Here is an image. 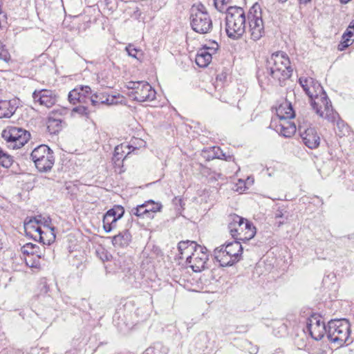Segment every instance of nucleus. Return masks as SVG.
Wrapping results in <instances>:
<instances>
[{"label":"nucleus","instance_id":"1","mask_svg":"<svg viewBox=\"0 0 354 354\" xmlns=\"http://www.w3.org/2000/svg\"><path fill=\"white\" fill-rule=\"evenodd\" d=\"M292 68L288 55L283 51H277L271 55L266 62L268 82L285 85L292 75Z\"/></svg>","mask_w":354,"mask_h":354},{"label":"nucleus","instance_id":"2","mask_svg":"<svg viewBox=\"0 0 354 354\" xmlns=\"http://www.w3.org/2000/svg\"><path fill=\"white\" fill-rule=\"evenodd\" d=\"M179 258L185 259L194 272H201L206 268L208 261L207 250L195 241H182L178 244Z\"/></svg>","mask_w":354,"mask_h":354},{"label":"nucleus","instance_id":"3","mask_svg":"<svg viewBox=\"0 0 354 354\" xmlns=\"http://www.w3.org/2000/svg\"><path fill=\"white\" fill-rule=\"evenodd\" d=\"M225 12L227 35L233 39H240L245 33L246 28V18L243 9L237 6H229Z\"/></svg>","mask_w":354,"mask_h":354},{"label":"nucleus","instance_id":"4","mask_svg":"<svg viewBox=\"0 0 354 354\" xmlns=\"http://www.w3.org/2000/svg\"><path fill=\"white\" fill-rule=\"evenodd\" d=\"M351 324L346 319H332L327 325V337L328 339L337 345L342 346L353 342L351 336Z\"/></svg>","mask_w":354,"mask_h":354},{"label":"nucleus","instance_id":"5","mask_svg":"<svg viewBox=\"0 0 354 354\" xmlns=\"http://www.w3.org/2000/svg\"><path fill=\"white\" fill-rule=\"evenodd\" d=\"M242 253L243 248L241 242L234 241L216 248L214 251V256L220 266L225 267L232 266L239 261Z\"/></svg>","mask_w":354,"mask_h":354},{"label":"nucleus","instance_id":"6","mask_svg":"<svg viewBox=\"0 0 354 354\" xmlns=\"http://www.w3.org/2000/svg\"><path fill=\"white\" fill-rule=\"evenodd\" d=\"M228 230L235 241H246L252 239L256 234V228L251 222L237 215H231Z\"/></svg>","mask_w":354,"mask_h":354},{"label":"nucleus","instance_id":"7","mask_svg":"<svg viewBox=\"0 0 354 354\" xmlns=\"http://www.w3.org/2000/svg\"><path fill=\"white\" fill-rule=\"evenodd\" d=\"M190 24L192 29L200 34H206L212 30V19L207 8L201 3H195L191 7Z\"/></svg>","mask_w":354,"mask_h":354},{"label":"nucleus","instance_id":"8","mask_svg":"<svg viewBox=\"0 0 354 354\" xmlns=\"http://www.w3.org/2000/svg\"><path fill=\"white\" fill-rule=\"evenodd\" d=\"M30 158L40 172L50 171L55 164L54 153L46 145H41L35 148L30 153Z\"/></svg>","mask_w":354,"mask_h":354},{"label":"nucleus","instance_id":"9","mask_svg":"<svg viewBox=\"0 0 354 354\" xmlns=\"http://www.w3.org/2000/svg\"><path fill=\"white\" fill-rule=\"evenodd\" d=\"M310 101L313 110L319 117L335 122L338 118V113L333 110L331 102L324 90L315 95L313 99H310Z\"/></svg>","mask_w":354,"mask_h":354},{"label":"nucleus","instance_id":"10","mask_svg":"<svg viewBox=\"0 0 354 354\" xmlns=\"http://www.w3.org/2000/svg\"><path fill=\"white\" fill-rule=\"evenodd\" d=\"M127 87L129 89L128 95L133 100L151 102L156 98V92L147 82H129Z\"/></svg>","mask_w":354,"mask_h":354},{"label":"nucleus","instance_id":"11","mask_svg":"<svg viewBox=\"0 0 354 354\" xmlns=\"http://www.w3.org/2000/svg\"><path fill=\"white\" fill-rule=\"evenodd\" d=\"M247 18L250 38L254 41L260 39L264 34V25L261 9L258 3L254 4L250 8Z\"/></svg>","mask_w":354,"mask_h":354},{"label":"nucleus","instance_id":"12","mask_svg":"<svg viewBox=\"0 0 354 354\" xmlns=\"http://www.w3.org/2000/svg\"><path fill=\"white\" fill-rule=\"evenodd\" d=\"M298 131L304 144L309 149H313L319 147L320 137L314 127H308L304 119L298 118Z\"/></svg>","mask_w":354,"mask_h":354},{"label":"nucleus","instance_id":"13","mask_svg":"<svg viewBox=\"0 0 354 354\" xmlns=\"http://www.w3.org/2000/svg\"><path fill=\"white\" fill-rule=\"evenodd\" d=\"M306 328L310 336L315 340L322 339L327 335V326L319 315L314 314L307 319Z\"/></svg>","mask_w":354,"mask_h":354},{"label":"nucleus","instance_id":"14","mask_svg":"<svg viewBox=\"0 0 354 354\" xmlns=\"http://www.w3.org/2000/svg\"><path fill=\"white\" fill-rule=\"evenodd\" d=\"M124 213L121 205H115L108 210L103 216V228L106 232H110L116 227L117 221L120 219Z\"/></svg>","mask_w":354,"mask_h":354},{"label":"nucleus","instance_id":"15","mask_svg":"<svg viewBox=\"0 0 354 354\" xmlns=\"http://www.w3.org/2000/svg\"><path fill=\"white\" fill-rule=\"evenodd\" d=\"M35 103L39 102L40 105L48 108L52 107L57 102V96L55 91L47 89L35 91L32 93Z\"/></svg>","mask_w":354,"mask_h":354},{"label":"nucleus","instance_id":"16","mask_svg":"<svg viewBox=\"0 0 354 354\" xmlns=\"http://www.w3.org/2000/svg\"><path fill=\"white\" fill-rule=\"evenodd\" d=\"M270 127H272L279 134L290 138L295 134L297 131L296 125L289 120H277L272 119Z\"/></svg>","mask_w":354,"mask_h":354},{"label":"nucleus","instance_id":"17","mask_svg":"<svg viewBox=\"0 0 354 354\" xmlns=\"http://www.w3.org/2000/svg\"><path fill=\"white\" fill-rule=\"evenodd\" d=\"M299 82L310 99H313L315 95L322 93L324 90L321 84L312 77H301L299 79Z\"/></svg>","mask_w":354,"mask_h":354},{"label":"nucleus","instance_id":"18","mask_svg":"<svg viewBox=\"0 0 354 354\" xmlns=\"http://www.w3.org/2000/svg\"><path fill=\"white\" fill-rule=\"evenodd\" d=\"M136 141L140 142V144L144 142V141L142 140L135 139V141H133V144L131 145L122 143L115 147L112 160L115 165H118V167L122 165L124 159L126 158L127 155L130 153L129 151H126V150L130 149L131 148H133V150H134L138 148L136 146H133V145L136 144Z\"/></svg>","mask_w":354,"mask_h":354},{"label":"nucleus","instance_id":"19","mask_svg":"<svg viewBox=\"0 0 354 354\" xmlns=\"http://www.w3.org/2000/svg\"><path fill=\"white\" fill-rule=\"evenodd\" d=\"M93 107H99L101 104L112 105L118 103L115 95H110L106 93L99 92L88 97V103Z\"/></svg>","mask_w":354,"mask_h":354},{"label":"nucleus","instance_id":"20","mask_svg":"<svg viewBox=\"0 0 354 354\" xmlns=\"http://www.w3.org/2000/svg\"><path fill=\"white\" fill-rule=\"evenodd\" d=\"M42 222L41 215L35 217H26L24 221V229L28 233L35 232L37 233L39 239H42L44 230H42L40 223Z\"/></svg>","mask_w":354,"mask_h":354},{"label":"nucleus","instance_id":"21","mask_svg":"<svg viewBox=\"0 0 354 354\" xmlns=\"http://www.w3.org/2000/svg\"><path fill=\"white\" fill-rule=\"evenodd\" d=\"M295 116V111L290 102L285 101L276 109L277 120H289Z\"/></svg>","mask_w":354,"mask_h":354},{"label":"nucleus","instance_id":"22","mask_svg":"<svg viewBox=\"0 0 354 354\" xmlns=\"http://www.w3.org/2000/svg\"><path fill=\"white\" fill-rule=\"evenodd\" d=\"M8 133L9 136H14L17 137L18 140V146L23 147L30 138V134L26 130L17 127H8Z\"/></svg>","mask_w":354,"mask_h":354},{"label":"nucleus","instance_id":"23","mask_svg":"<svg viewBox=\"0 0 354 354\" xmlns=\"http://www.w3.org/2000/svg\"><path fill=\"white\" fill-rule=\"evenodd\" d=\"M61 114L57 115V111H53L48 116L47 120V129L50 133L56 134L62 128V119L61 118Z\"/></svg>","mask_w":354,"mask_h":354},{"label":"nucleus","instance_id":"24","mask_svg":"<svg viewBox=\"0 0 354 354\" xmlns=\"http://www.w3.org/2000/svg\"><path fill=\"white\" fill-rule=\"evenodd\" d=\"M131 240V235L129 230H125L117 235L113 236L112 243L115 247H126L127 246Z\"/></svg>","mask_w":354,"mask_h":354},{"label":"nucleus","instance_id":"25","mask_svg":"<svg viewBox=\"0 0 354 354\" xmlns=\"http://www.w3.org/2000/svg\"><path fill=\"white\" fill-rule=\"evenodd\" d=\"M212 59V53L207 50V48H201L196 54L195 62L199 67H206L211 62Z\"/></svg>","mask_w":354,"mask_h":354},{"label":"nucleus","instance_id":"26","mask_svg":"<svg viewBox=\"0 0 354 354\" xmlns=\"http://www.w3.org/2000/svg\"><path fill=\"white\" fill-rule=\"evenodd\" d=\"M343 41L339 45V50H342L351 45V41H354V21H352L342 36Z\"/></svg>","mask_w":354,"mask_h":354},{"label":"nucleus","instance_id":"27","mask_svg":"<svg viewBox=\"0 0 354 354\" xmlns=\"http://www.w3.org/2000/svg\"><path fill=\"white\" fill-rule=\"evenodd\" d=\"M68 100L73 104L77 102L80 104H88V97L81 93L80 88H75L69 92Z\"/></svg>","mask_w":354,"mask_h":354},{"label":"nucleus","instance_id":"28","mask_svg":"<svg viewBox=\"0 0 354 354\" xmlns=\"http://www.w3.org/2000/svg\"><path fill=\"white\" fill-rule=\"evenodd\" d=\"M208 342L209 337L207 333H201L194 337L193 344L198 351H204L207 348Z\"/></svg>","mask_w":354,"mask_h":354},{"label":"nucleus","instance_id":"29","mask_svg":"<svg viewBox=\"0 0 354 354\" xmlns=\"http://www.w3.org/2000/svg\"><path fill=\"white\" fill-rule=\"evenodd\" d=\"M21 251L24 254L27 256H36L41 257L44 256L39 246L32 243H28L21 247Z\"/></svg>","mask_w":354,"mask_h":354},{"label":"nucleus","instance_id":"30","mask_svg":"<svg viewBox=\"0 0 354 354\" xmlns=\"http://www.w3.org/2000/svg\"><path fill=\"white\" fill-rule=\"evenodd\" d=\"M144 205L148 212V219H153L154 218V214L160 212L162 208V205L159 202H156L153 200H149L145 201Z\"/></svg>","mask_w":354,"mask_h":354},{"label":"nucleus","instance_id":"31","mask_svg":"<svg viewBox=\"0 0 354 354\" xmlns=\"http://www.w3.org/2000/svg\"><path fill=\"white\" fill-rule=\"evenodd\" d=\"M335 122H337L335 133L338 136L343 137L349 135L350 127L344 122V121L339 119L338 117Z\"/></svg>","mask_w":354,"mask_h":354},{"label":"nucleus","instance_id":"32","mask_svg":"<svg viewBox=\"0 0 354 354\" xmlns=\"http://www.w3.org/2000/svg\"><path fill=\"white\" fill-rule=\"evenodd\" d=\"M1 136L6 142L8 148L12 149L21 148L20 146H18V140H17V137L14 136H9L7 128L2 131Z\"/></svg>","mask_w":354,"mask_h":354},{"label":"nucleus","instance_id":"33","mask_svg":"<svg viewBox=\"0 0 354 354\" xmlns=\"http://www.w3.org/2000/svg\"><path fill=\"white\" fill-rule=\"evenodd\" d=\"M168 349L160 343H156L147 348L142 354H167Z\"/></svg>","mask_w":354,"mask_h":354},{"label":"nucleus","instance_id":"34","mask_svg":"<svg viewBox=\"0 0 354 354\" xmlns=\"http://www.w3.org/2000/svg\"><path fill=\"white\" fill-rule=\"evenodd\" d=\"M43 239H39L44 245H50L55 241V227H48V230H44Z\"/></svg>","mask_w":354,"mask_h":354},{"label":"nucleus","instance_id":"35","mask_svg":"<svg viewBox=\"0 0 354 354\" xmlns=\"http://www.w3.org/2000/svg\"><path fill=\"white\" fill-rule=\"evenodd\" d=\"M148 212L147 209L145 208L144 204H141L137 205L135 207L131 208L130 210V214L131 215H135L139 218H148Z\"/></svg>","mask_w":354,"mask_h":354},{"label":"nucleus","instance_id":"36","mask_svg":"<svg viewBox=\"0 0 354 354\" xmlns=\"http://www.w3.org/2000/svg\"><path fill=\"white\" fill-rule=\"evenodd\" d=\"M13 163V158L11 156L8 154L6 152L0 147V165L5 168H9Z\"/></svg>","mask_w":354,"mask_h":354},{"label":"nucleus","instance_id":"37","mask_svg":"<svg viewBox=\"0 0 354 354\" xmlns=\"http://www.w3.org/2000/svg\"><path fill=\"white\" fill-rule=\"evenodd\" d=\"M41 258L36 256H27L25 257V262L26 266L30 268H39L40 267L39 259Z\"/></svg>","mask_w":354,"mask_h":354},{"label":"nucleus","instance_id":"38","mask_svg":"<svg viewBox=\"0 0 354 354\" xmlns=\"http://www.w3.org/2000/svg\"><path fill=\"white\" fill-rule=\"evenodd\" d=\"M86 104H81L79 106L74 107L72 109V113H76L82 116L88 117L91 110L88 109V106L85 105Z\"/></svg>","mask_w":354,"mask_h":354},{"label":"nucleus","instance_id":"39","mask_svg":"<svg viewBox=\"0 0 354 354\" xmlns=\"http://www.w3.org/2000/svg\"><path fill=\"white\" fill-rule=\"evenodd\" d=\"M231 2V0H214L215 8L219 12H225V6Z\"/></svg>","mask_w":354,"mask_h":354},{"label":"nucleus","instance_id":"40","mask_svg":"<svg viewBox=\"0 0 354 354\" xmlns=\"http://www.w3.org/2000/svg\"><path fill=\"white\" fill-rule=\"evenodd\" d=\"M286 214H287V211H286L285 207H283V206L279 207L274 213V218L276 219H278V218H282L285 217L286 220H287L288 218V216L286 215Z\"/></svg>","mask_w":354,"mask_h":354},{"label":"nucleus","instance_id":"41","mask_svg":"<svg viewBox=\"0 0 354 354\" xmlns=\"http://www.w3.org/2000/svg\"><path fill=\"white\" fill-rule=\"evenodd\" d=\"M10 59V55L5 48L4 46H0V59L3 60L6 62H8Z\"/></svg>","mask_w":354,"mask_h":354},{"label":"nucleus","instance_id":"42","mask_svg":"<svg viewBox=\"0 0 354 354\" xmlns=\"http://www.w3.org/2000/svg\"><path fill=\"white\" fill-rule=\"evenodd\" d=\"M203 48H207V50L209 51L210 53H212V55H213L218 50V44L216 42L213 41L210 43L209 46L205 45Z\"/></svg>","mask_w":354,"mask_h":354},{"label":"nucleus","instance_id":"43","mask_svg":"<svg viewBox=\"0 0 354 354\" xmlns=\"http://www.w3.org/2000/svg\"><path fill=\"white\" fill-rule=\"evenodd\" d=\"M97 254L100 255V258L102 261H109V258L111 257L110 254H107L106 251L103 248L97 250Z\"/></svg>","mask_w":354,"mask_h":354},{"label":"nucleus","instance_id":"44","mask_svg":"<svg viewBox=\"0 0 354 354\" xmlns=\"http://www.w3.org/2000/svg\"><path fill=\"white\" fill-rule=\"evenodd\" d=\"M126 50L129 56L136 58L138 50L133 46L129 45L127 46Z\"/></svg>","mask_w":354,"mask_h":354},{"label":"nucleus","instance_id":"45","mask_svg":"<svg viewBox=\"0 0 354 354\" xmlns=\"http://www.w3.org/2000/svg\"><path fill=\"white\" fill-rule=\"evenodd\" d=\"M80 90L81 91V93H82L84 95L88 96V95H90L91 93V89L88 86H84L80 87Z\"/></svg>","mask_w":354,"mask_h":354},{"label":"nucleus","instance_id":"46","mask_svg":"<svg viewBox=\"0 0 354 354\" xmlns=\"http://www.w3.org/2000/svg\"><path fill=\"white\" fill-rule=\"evenodd\" d=\"M50 221H51L49 218H46L42 217V222L40 223V225H42L44 226L45 230H48V227H52L51 226H50Z\"/></svg>","mask_w":354,"mask_h":354},{"label":"nucleus","instance_id":"47","mask_svg":"<svg viewBox=\"0 0 354 354\" xmlns=\"http://www.w3.org/2000/svg\"><path fill=\"white\" fill-rule=\"evenodd\" d=\"M258 352V348L257 346H252L250 349H249V353L250 354H257Z\"/></svg>","mask_w":354,"mask_h":354},{"label":"nucleus","instance_id":"48","mask_svg":"<svg viewBox=\"0 0 354 354\" xmlns=\"http://www.w3.org/2000/svg\"><path fill=\"white\" fill-rule=\"evenodd\" d=\"M257 77L259 79V81L261 82H263V80L261 78V74L260 73V72L259 71L257 73Z\"/></svg>","mask_w":354,"mask_h":354},{"label":"nucleus","instance_id":"49","mask_svg":"<svg viewBox=\"0 0 354 354\" xmlns=\"http://www.w3.org/2000/svg\"><path fill=\"white\" fill-rule=\"evenodd\" d=\"M301 3H307L310 2L311 0H299Z\"/></svg>","mask_w":354,"mask_h":354},{"label":"nucleus","instance_id":"50","mask_svg":"<svg viewBox=\"0 0 354 354\" xmlns=\"http://www.w3.org/2000/svg\"><path fill=\"white\" fill-rule=\"evenodd\" d=\"M272 354H282V352L280 350H277L275 351V352Z\"/></svg>","mask_w":354,"mask_h":354},{"label":"nucleus","instance_id":"51","mask_svg":"<svg viewBox=\"0 0 354 354\" xmlns=\"http://www.w3.org/2000/svg\"><path fill=\"white\" fill-rule=\"evenodd\" d=\"M224 156H225V154H224V153H222L221 156H220V155H218V156H216V158H221V159H222V158H223V157H224Z\"/></svg>","mask_w":354,"mask_h":354},{"label":"nucleus","instance_id":"52","mask_svg":"<svg viewBox=\"0 0 354 354\" xmlns=\"http://www.w3.org/2000/svg\"><path fill=\"white\" fill-rule=\"evenodd\" d=\"M285 223V221H279V226L283 225Z\"/></svg>","mask_w":354,"mask_h":354}]
</instances>
